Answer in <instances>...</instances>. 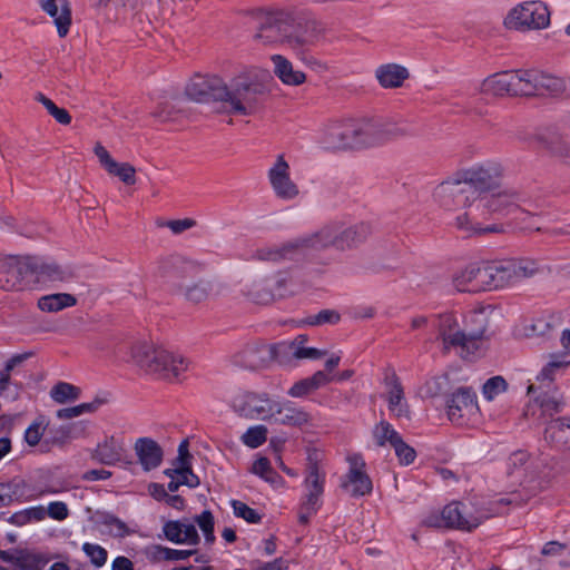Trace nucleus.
Segmentation results:
<instances>
[{
  "instance_id": "nucleus-28",
  "label": "nucleus",
  "mask_w": 570,
  "mask_h": 570,
  "mask_svg": "<svg viewBox=\"0 0 570 570\" xmlns=\"http://www.w3.org/2000/svg\"><path fill=\"white\" fill-rule=\"evenodd\" d=\"M479 91L491 97H514L513 70L495 72L484 78L480 82Z\"/></svg>"
},
{
  "instance_id": "nucleus-10",
  "label": "nucleus",
  "mask_w": 570,
  "mask_h": 570,
  "mask_svg": "<svg viewBox=\"0 0 570 570\" xmlns=\"http://www.w3.org/2000/svg\"><path fill=\"white\" fill-rule=\"evenodd\" d=\"M493 509L478 507L473 502H451L441 511L429 513L422 521V524L434 529H458L471 531L478 528L484 520L491 518Z\"/></svg>"
},
{
  "instance_id": "nucleus-18",
  "label": "nucleus",
  "mask_w": 570,
  "mask_h": 570,
  "mask_svg": "<svg viewBox=\"0 0 570 570\" xmlns=\"http://www.w3.org/2000/svg\"><path fill=\"white\" fill-rule=\"evenodd\" d=\"M267 178L274 195L281 200H294L299 194L298 184L292 178L291 166L284 155H277L267 171Z\"/></svg>"
},
{
  "instance_id": "nucleus-4",
  "label": "nucleus",
  "mask_w": 570,
  "mask_h": 570,
  "mask_svg": "<svg viewBox=\"0 0 570 570\" xmlns=\"http://www.w3.org/2000/svg\"><path fill=\"white\" fill-rule=\"evenodd\" d=\"M522 199V194L514 187L503 186L497 190H490L478 200L479 205H472L464 213L456 216L454 225L466 237H479L488 234H499L504 230L502 224H484L480 222L484 209L491 214H508L517 208Z\"/></svg>"
},
{
  "instance_id": "nucleus-47",
  "label": "nucleus",
  "mask_w": 570,
  "mask_h": 570,
  "mask_svg": "<svg viewBox=\"0 0 570 570\" xmlns=\"http://www.w3.org/2000/svg\"><path fill=\"white\" fill-rule=\"evenodd\" d=\"M508 390V382L504 377L497 375L485 381L482 386V395L489 402L493 401L499 395Z\"/></svg>"
},
{
  "instance_id": "nucleus-46",
  "label": "nucleus",
  "mask_w": 570,
  "mask_h": 570,
  "mask_svg": "<svg viewBox=\"0 0 570 570\" xmlns=\"http://www.w3.org/2000/svg\"><path fill=\"white\" fill-rule=\"evenodd\" d=\"M36 100L40 102L47 111L55 118V120L61 125H69L71 122V116L65 108L58 107L51 99L46 97L43 94H38Z\"/></svg>"
},
{
  "instance_id": "nucleus-52",
  "label": "nucleus",
  "mask_w": 570,
  "mask_h": 570,
  "mask_svg": "<svg viewBox=\"0 0 570 570\" xmlns=\"http://www.w3.org/2000/svg\"><path fill=\"white\" fill-rule=\"evenodd\" d=\"M195 522L198 524L200 530L204 533L205 540L207 543H213L215 541L214 534V517L209 511H203L199 515L195 518Z\"/></svg>"
},
{
  "instance_id": "nucleus-9",
  "label": "nucleus",
  "mask_w": 570,
  "mask_h": 570,
  "mask_svg": "<svg viewBox=\"0 0 570 570\" xmlns=\"http://www.w3.org/2000/svg\"><path fill=\"white\" fill-rule=\"evenodd\" d=\"M322 144L328 150L371 148L370 117L330 120L322 130Z\"/></svg>"
},
{
  "instance_id": "nucleus-25",
  "label": "nucleus",
  "mask_w": 570,
  "mask_h": 570,
  "mask_svg": "<svg viewBox=\"0 0 570 570\" xmlns=\"http://www.w3.org/2000/svg\"><path fill=\"white\" fill-rule=\"evenodd\" d=\"M385 395L389 410L399 419H410L411 411L406 402L404 389L400 377L394 371H390L384 377Z\"/></svg>"
},
{
  "instance_id": "nucleus-14",
  "label": "nucleus",
  "mask_w": 570,
  "mask_h": 570,
  "mask_svg": "<svg viewBox=\"0 0 570 570\" xmlns=\"http://www.w3.org/2000/svg\"><path fill=\"white\" fill-rule=\"evenodd\" d=\"M0 289L12 293L33 289L31 256L9 255L0 258Z\"/></svg>"
},
{
  "instance_id": "nucleus-37",
  "label": "nucleus",
  "mask_w": 570,
  "mask_h": 570,
  "mask_svg": "<svg viewBox=\"0 0 570 570\" xmlns=\"http://www.w3.org/2000/svg\"><path fill=\"white\" fill-rule=\"evenodd\" d=\"M409 76V70L396 63L382 65L375 71L377 81L384 88H399Z\"/></svg>"
},
{
  "instance_id": "nucleus-51",
  "label": "nucleus",
  "mask_w": 570,
  "mask_h": 570,
  "mask_svg": "<svg viewBox=\"0 0 570 570\" xmlns=\"http://www.w3.org/2000/svg\"><path fill=\"white\" fill-rule=\"evenodd\" d=\"M155 556L164 560H185L196 553V550H177L163 546H154Z\"/></svg>"
},
{
  "instance_id": "nucleus-56",
  "label": "nucleus",
  "mask_w": 570,
  "mask_h": 570,
  "mask_svg": "<svg viewBox=\"0 0 570 570\" xmlns=\"http://www.w3.org/2000/svg\"><path fill=\"white\" fill-rule=\"evenodd\" d=\"M232 507L236 517L242 518L249 523H258L261 521V515L244 502L233 500Z\"/></svg>"
},
{
  "instance_id": "nucleus-40",
  "label": "nucleus",
  "mask_w": 570,
  "mask_h": 570,
  "mask_svg": "<svg viewBox=\"0 0 570 570\" xmlns=\"http://www.w3.org/2000/svg\"><path fill=\"white\" fill-rule=\"evenodd\" d=\"M165 474L170 478L168 490L176 492L180 485L196 488L199 484V479L195 475L190 466H177L175 469H167Z\"/></svg>"
},
{
  "instance_id": "nucleus-53",
  "label": "nucleus",
  "mask_w": 570,
  "mask_h": 570,
  "mask_svg": "<svg viewBox=\"0 0 570 570\" xmlns=\"http://www.w3.org/2000/svg\"><path fill=\"white\" fill-rule=\"evenodd\" d=\"M82 550L94 566L100 568L106 563L107 551L101 546L86 542L82 546Z\"/></svg>"
},
{
  "instance_id": "nucleus-5",
  "label": "nucleus",
  "mask_w": 570,
  "mask_h": 570,
  "mask_svg": "<svg viewBox=\"0 0 570 570\" xmlns=\"http://www.w3.org/2000/svg\"><path fill=\"white\" fill-rule=\"evenodd\" d=\"M129 362L145 374L169 382L177 381L190 365L183 354L150 340H137L129 345Z\"/></svg>"
},
{
  "instance_id": "nucleus-17",
  "label": "nucleus",
  "mask_w": 570,
  "mask_h": 570,
  "mask_svg": "<svg viewBox=\"0 0 570 570\" xmlns=\"http://www.w3.org/2000/svg\"><path fill=\"white\" fill-rule=\"evenodd\" d=\"M305 487L307 493L304 500V509L316 512L320 499L324 492L325 472L322 470L323 454L317 450H308L306 459Z\"/></svg>"
},
{
  "instance_id": "nucleus-58",
  "label": "nucleus",
  "mask_w": 570,
  "mask_h": 570,
  "mask_svg": "<svg viewBox=\"0 0 570 570\" xmlns=\"http://www.w3.org/2000/svg\"><path fill=\"white\" fill-rule=\"evenodd\" d=\"M45 421L43 419L41 420H38V421H35L27 430H26V433H24V440L26 442L31 445V446H35L39 443L42 434H43V430H45Z\"/></svg>"
},
{
  "instance_id": "nucleus-31",
  "label": "nucleus",
  "mask_w": 570,
  "mask_h": 570,
  "mask_svg": "<svg viewBox=\"0 0 570 570\" xmlns=\"http://www.w3.org/2000/svg\"><path fill=\"white\" fill-rule=\"evenodd\" d=\"M539 97L563 100L570 99V78L542 70Z\"/></svg>"
},
{
  "instance_id": "nucleus-38",
  "label": "nucleus",
  "mask_w": 570,
  "mask_h": 570,
  "mask_svg": "<svg viewBox=\"0 0 570 570\" xmlns=\"http://www.w3.org/2000/svg\"><path fill=\"white\" fill-rule=\"evenodd\" d=\"M77 304V298L69 293H56L41 296L38 299L37 306L41 312L58 313L67 307H72Z\"/></svg>"
},
{
  "instance_id": "nucleus-43",
  "label": "nucleus",
  "mask_w": 570,
  "mask_h": 570,
  "mask_svg": "<svg viewBox=\"0 0 570 570\" xmlns=\"http://www.w3.org/2000/svg\"><path fill=\"white\" fill-rule=\"evenodd\" d=\"M50 396L59 404L72 402L79 399L80 389L67 382H59L50 390Z\"/></svg>"
},
{
  "instance_id": "nucleus-6",
  "label": "nucleus",
  "mask_w": 570,
  "mask_h": 570,
  "mask_svg": "<svg viewBox=\"0 0 570 570\" xmlns=\"http://www.w3.org/2000/svg\"><path fill=\"white\" fill-rule=\"evenodd\" d=\"M240 294L249 303L268 306L278 299L293 295L292 276L286 271L267 273L250 267L240 281Z\"/></svg>"
},
{
  "instance_id": "nucleus-63",
  "label": "nucleus",
  "mask_w": 570,
  "mask_h": 570,
  "mask_svg": "<svg viewBox=\"0 0 570 570\" xmlns=\"http://www.w3.org/2000/svg\"><path fill=\"white\" fill-rule=\"evenodd\" d=\"M31 356L30 353H23V354H16L11 356L4 364L3 371H7V373L11 374L12 371H14L16 367L21 365L24 361H27Z\"/></svg>"
},
{
  "instance_id": "nucleus-7",
  "label": "nucleus",
  "mask_w": 570,
  "mask_h": 570,
  "mask_svg": "<svg viewBox=\"0 0 570 570\" xmlns=\"http://www.w3.org/2000/svg\"><path fill=\"white\" fill-rule=\"evenodd\" d=\"M436 341L440 342L443 354L456 352L466 358L478 353L483 346L485 326L469 331L461 325L460 316L455 313L440 314L435 324Z\"/></svg>"
},
{
  "instance_id": "nucleus-60",
  "label": "nucleus",
  "mask_w": 570,
  "mask_h": 570,
  "mask_svg": "<svg viewBox=\"0 0 570 570\" xmlns=\"http://www.w3.org/2000/svg\"><path fill=\"white\" fill-rule=\"evenodd\" d=\"M196 222L191 218L169 220L165 224L174 234H181L187 229L193 228Z\"/></svg>"
},
{
  "instance_id": "nucleus-30",
  "label": "nucleus",
  "mask_w": 570,
  "mask_h": 570,
  "mask_svg": "<svg viewBox=\"0 0 570 570\" xmlns=\"http://www.w3.org/2000/svg\"><path fill=\"white\" fill-rule=\"evenodd\" d=\"M135 454L142 470L148 472L157 469L164 456L161 446L150 438H140L134 445Z\"/></svg>"
},
{
  "instance_id": "nucleus-34",
  "label": "nucleus",
  "mask_w": 570,
  "mask_h": 570,
  "mask_svg": "<svg viewBox=\"0 0 570 570\" xmlns=\"http://www.w3.org/2000/svg\"><path fill=\"white\" fill-rule=\"evenodd\" d=\"M544 440L557 449L570 451V416L551 421L544 430Z\"/></svg>"
},
{
  "instance_id": "nucleus-55",
  "label": "nucleus",
  "mask_w": 570,
  "mask_h": 570,
  "mask_svg": "<svg viewBox=\"0 0 570 570\" xmlns=\"http://www.w3.org/2000/svg\"><path fill=\"white\" fill-rule=\"evenodd\" d=\"M393 449L401 464L409 465L414 462L416 452L412 446L406 444L402 438L394 444Z\"/></svg>"
},
{
  "instance_id": "nucleus-61",
  "label": "nucleus",
  "mask_w": 570,
  "mask_h": 570,
  "mask_svg": "<svg viewBox=\"0 0 570 570\" xmlns=\"http://www.w3.org/2000/svg\"><path fill=\"white\" fill-rule=\"evenodd\" d=\"M14 494L12 484L0 483V508L9 505L13 501Z\"/></svg>"
},
{
  "instance_id": "nucleus-1",
  "label": "nucleus",
  "mask_w": 570,
  "mask_h": 570,
  "mask_svg": "<svg viewBox=\"0 0 570 570\" xmlns=\"http://www.w3.org/2000/svg\"><path fill=\"white\" fill-rule=\"evenodd\" d=\"M372 235L373 226L368 222L351 225L333 223L279 245L261 246L250 253L248 262L281 263L295 259L307 249L334 248L341 253L350 252L361 247Z\"/></svg>"
},
{
  "instance_id": "nucleus-29",
  "label": "nucleus",
  "mask_w": 570,
  "mask_h": 570,
  "mask_svg": "<svg viewBox=\"0 0 570 570\" xmlns=\"http://www.w3.org/2000/svg\"><path fill=\"white\" fill-rule=\"evenodd\" d=\"M535 141L549 156L558 159L562 164L570 165V141L562 135L547 131L537 135Z\"/></svg>"
},
{
  "instance_id": "nucleus-35",
  "label": "nucleus",
  "mask_w": 570,
  "mask_h": 570,
  "mask_svg": "<svg viewBox=\"0 0 570 570\" xmlns=\"http://www.w3.org/2000/svg\"><path fill=\"white\" fill-rule=\"evenodd\" d=\"M275 76L287 86H299L305 82L306 75L295 69L293 63L282 55L271 57Z\"/></svg>"
},
{
  "instance_id": "nucleus-11",
  "label": "nucleus",
  "mask_w": 570,
  "mask_h": 570,
  "mask_svg": "<svg viewBox=\"0 0 570 570\" xmlns=\"http://www.w3.org/2000/svg\"><path fill=\"white\" fill-rule=\"evenodd\" d=\"M487 292L502 289L539 271L538 264L529 258L484 262Z\"/></svg>"
},
{
  "instance_id": "nucleus-48",
  "label": "nucleus",
  "mask_w": 570,
  "mask_h": 570,
  "mask_svg": "<svg viewBox=\"0 0 570 570\" xmlns=\"http://www.w3.org/2000/svg\"><path fill=\"white\" fill-rule=\"evenodd\" d=\"M46 563L47 560L42 556L26 551H19L16 561L19 570H42Z\"/></svg>"
},
{
  "instance_id": "nucleus-13",
  "label": "nucleus",
  "mask_w": 570,
  "mask_h": 570,
  "mask_svg": "<svg viewBox=\"0 0 570 570\" xmlns=\"http://www.w3.org/2000/svg\"><path fill=\"white\" fill-rule=\"evenodd\" d=\"M228 404L233 412L246 420L272 421L278 410V400L266 392L239 390L235 392Z\"/></svg>"
},
{
  "instance_id": "nucleus-27",
  "label": "nucleus",
  "mask_w": 570,
  "mask_h": 570,
  "mask_svg": "<svg viewBox=\"0 0 570 570\" xmlns=\"http://www.w3.org/2000/svg\"><path fill=\"white\" fill-rule=\"evenodd\" d=\"M126 453L124 441L114 435L105 436L97 446L90 451L94 461L106 465H115L122 460Z\"/></svg>"
},
{
  "instance_id": "nucleus-36",
  "label": "nucleus",
  "mask_w": 570,
  "mask_h": 570,
  "mask_svg": "<svg viewBox=\"0 0 570 570\" xmlns=\"http://www.w3.org/2000/svg\"><path fill=\"white\" fill-rule=\"evenodd\" d=\"M332 381L333 377L330 374L324 371H317L312 376L295 382L287 391V395L293 399L306 397Z\"/></svg>"
},
{
  "instance_id": "nucleus-8",
  "label": "nucleus",
  "mask_w": 570,
  "mask_h": 570,
  "mask_svg": "<svg viewBox=\"0 0 570 570\" xmlns=\"http://www.w3.org/2000/svg\"><path fill=\"white\" fill-rule=\"evenodd\" d=\"M255 39L265 46H287L297 50L312 43L306 29L295 23L284 11L267 12L263 16Z\"/></svg>"
},
{
  "instance_id": "nucleus-42",
  "label": "nucleus",
  "mask_w": 570,
  "mask_h": 570,
  "mask_svg": "<svg viewBox=\"0 0 570 570\" xmlns=\"http://www.w3.org/2000/svg\"><path fill=\"white\" fill-rule=\"evenodd\" d=\"M373 436L377 445L390 444L392 448L402 438L399 432L386 421L377 423L373 430Z\"/></svg>"
},
{
  "instance_id": "nucleus-39",
  "label": "nucleus",
  "mask_w": 570,
  "mask_h": 570,
  "mask_svg": "<svg viewBox=\"0 0 570 570\" xmlns=\"http://www.w3.org/2000/svg\"><path fill=\"white\" fill-rule=\"evenodd\" d=\"M41 7L55 19L59 36L65 37L71 23V13L68 4H63L59 9L56 4V0H42Z\"/></svg>"
},
{
  "instance_id": "nucleus-24",
  "label": "nucleus",
  "mask_w": 570,
  "mask_h": 570,
  "mask_svg": "<svg viewBox=\"0 0 570 570\" xmlns=\"http://www.w3.org/2000/svg\"><path fill=\"white\" fill-rule=\"evenodd\" d=\"M33 288L39 284L65 283L72 278V273L56 262L31 256Z\"/></svg>"
},
{
  "instance_id": "nucleus-41",
  "label": "nucleus",
  "mask_w": 570,
  "mask_h": 570,
  "mask_svg": "<svg viewBox=\"0 0 570 570\" xmlns=\"http://www.w3.org/2000/svg\"><path fill=\"white\" fill-rule=\"evenodd\" d=\"M180 291L189 302L200 303L214 295V284L207 279L189 281Z\"/></svg>"
},
{
  "instance_id": "nucleus-20",
  "label": "nucleus",
  "mask_w": 570,
  "mask_h": 570,
  "mask_svg": "<svg viewBox=\"0 0 570 570\" xmlns=\"http://www.w3.org/2000/svg\"><path fill=\"white\" fill-rule=\"evenodd\" d=\"M476 394L471 387H460L448 403L449 420L458 425L472 423L479 415Z\"/></svg>"
},
{
  "instance_id": "nucleus-50",
  "label": "nucleus",
  "mask_w": 570,
  "mask_h": 570,
  "mask_svg": "<svg viewBox=\"0 0 570 570\" xmlns=\"http://www.w3.org/2000/svg\"><path fill=\"white\" fill-rule=\"evenodd\" d=\"M341 320L340 314L333 309H322L315 315H309L302 321L305 325L320 326L324 324H336Z\"/></svg>"
},
{
  "instance_id": "nucleus-3",
  "label": "nucleus",
  "mask_w": 570,
  "mask_h": 570,
  "mask_svg": "<svg viewBox=\"0 0 570 570\" xmlns=\"http://www.w3.org/2000/svg\"><path fill=\"white\" fill-rule=\"evenodd\" d=\"M186 94L198 102L222 101L227 112L247 116L256 109L259 87L246 73L234 77L228 83L217 76L197 75L188 82Z\"/></svg>"
},
{
  "instance_id": "nucleus-23",
  "label": "nucleus",
  "mask_w": 570,
  "mask_h": 570,
  "mask_svg": "<svg viewBox=\"0 0 570 570\" xmlns=\"http://www.w3.org/2000/svg\"><path fill=\"white\" fill-rule=\"evenodd\" d=\"M371 147L387 141L405 139L412 136L411 129L403 122L370 117Z\"/></svg>"
},
{
  "instance_id": "nucleus-16",
  "label": "nucleus",
  "mask_w": 570,
  "mask_h": 570,
  "mask_svg": "<svg viewBox=\"0 0 570 570\" xmlns=\"http://www.w3.org/2000/svg\"><path fill=\"white\" fill-rule=\"evenodd\" d=\"M306 335H298L292 342L272 344L264 347L269 360L277 361L279 364H289L293 360H318L326 355L325 351L305 346Z\"/></svg>"
},
{
  "instance_id": "nucleus-62",
  "label": "nucleus",
  "mask_w": 570,
  "mask_h": 570,
  "mask_svg": "<svg viewBox=\"0 0 570 570\" xmlns=\"http://www.w3.org/2000/svg\"><path fill=\"white\" fill-rule=\"evenodd\" d=\"M112 475V473L105 469H92L89 471H86L82 474V480L85 481H99V480H107Z\"/></svg>"
},
{
  "instance_id": "nucleus-21",
  "label": "nucleus",
  "mask_w": 570,
  "mask_h": 570,
  "mask_svg": "<svg viewBox=\"0 0 570 570\" xmlns=\"http://www.w3.org/2000/svg\"><path fill=\"white\" fill-rule=\"evenodd\" d=\"M99 165L111 177L118 178L126 186H134L137 183V169L128 161H117L101 142L94 146Z\"/></svg>"
},
{
  "instance_id": "nucleus-26",
  "label": "nucleus",
  "mask_w": 570,
  "mask_h": 570,
  "mask_svg": "<svg viewBox=\"0 0 570 570\" xmlns=\"http://www.w3.org/2000/svg\"><path fill=\"white\" fill-rule=\"evenodd\" d=\"M163 533L168 541L176 544L195 546L200 540L195 524L188 519L166 521Z\"/></svg>"
},
{
  "instance_id": "nucleus-44",
  "label": "nucleus",
  "mask_w": 570,
  "mask_h": 570,
  "mask_svg": "<svg viewBox=\"0 0 570 570\" xmlns=\"http://www.w3.org/2000/svg\"><path fill=\"white\" fill-rule=\"evenodd\" d=\"M569 365L570 361H566L558 355H551L550 361L537 376V381L540 382L539 387L543 386L546 382H552L556 373L560 372L561 370L566 368Z\"/></svg>"
},
{
  "instance_id": "nucleus-54",
  "label": "nucleus",
  "mask_w": 570,
  "mask_h": 570,
  "mask_svg": "<svg viewBox=\"0 0 570 570\" xmlns=\"http://www.w3.org/2000/svg\"><path fill=\"white\" fill-rule=\"evenodd\" d=\"M104 524L109 528V532L114 537L124 538L134 533V530H131L124 521L114 515H107L105 518Z\"/></svg>"
},
{
  "instance_id": "nucleus-57",
  "label": "nucleus",
  "mask_w": 570,
  "mask_h": 570,
  "mask_svg": "<svg viewBox=\"0 0 570 570\" xmlns=\"http://www.w3.org/2000/svg\"><path fill=\"white\" fill-rule=\"evenodd\" d=\"M252 472L268 482H274L276 473L273 471L267 458H258L252 466Z\"/></svg>"
},
{
  "instance_id": "nucleus-19",
  "label": "nucleus",
  "mask_w": 570,
  "mask_h": 570,
  "mask_svg": "<svg viewBox=\"0 0 570 570\" xmlns=\"http://www.w3.org/2000/svg\"><path fill=\"white\" fill-rule=\"evenodd\" d=\"M196 272L197 266L193 262L180 256H169L157 263L155 275L180 291L187 282L193 281Z\"/></svg>"
},
{
  "instance_id": "nucleus-33",
  "label": "nucleus",
  "mask_w": 570,
  "mask_h": 570,
  "mask_svg": "<svg viewBox=\"0 0 570 570\" xmlns=\"http://www.w3.org/2000/svg\"><path fill=\"white\" fill-rule=\"evenodd\" d=\"M542 70H513L514 97H539Z\"/></svg>"
},
{
  "instance_id": "nucleus-15",
  "label": "nucleus",
  "mask_w": 570,
  "mask_h": 570,
  "mask_svg": "<svg viewBox=\"0 0 570 570\" xmlns=\"http://www.w3.org/2000/svg\"><path fill=\"white\" fill-rule=\"evenodd\" d=\"M346 462L348 468L341 480V488L352 498L370 495L373 482L364 458L360 453H350Z\"/></svg>"
},
{
  "instance_id": "nucleus-45",
  "label": "nucleus",
  "mask_w": 570,
  "mask_h": 570,
  "mask_svg": "<svg viewBox=\"0 0 570 570\" xmlns=\"http://www.w3.org/2000/svg\"><path fill=\"white\" fill-rule=\"evenodd\" d=\"M267 434V428L263 424H258L248 428L240 436V440L246 446L256 449L266 442Z\"/></svg>"
},
{
  "instance_id": "nucleus-32",
  "label": "nucleus",
  "mask_w": 570,
  "mask_h": 570,
  "mask_svg": "<svg viewBox=\"0 0 570 570\" xmlns=\"http://www.w3.org/2000/svg\"><path fill=\"white\" fill-rule=\"evenodd\" d=\"M278 410L272 421L289 428L302 429L312 424V415L303 407L295 406L291 402L278 401Z\"/></svg>"
},
{
  "instance_id": "nucleus-12",
  "label": "nucleus",
  "mask_w": 570,
  "mask_h": 570,
  "mask_svg": "<svg viewBox=\"0 0 570 570\" xmlns=\"http://www.w3.org/2000/svg\"><path fill=\"white\" fill-rule=\"evenodd\" d=\"M550 23V9L541 0L522 1L512 7L503 18L504 28L518 32L544 30Z\"/></svg>"
},
{
  "instance_id": "nucleus-22",
  "label": "nucleus",
  "mask_w": 570,
  "mask_h": 570,
  "mask_svg": "<svg viewBox=\"0 0 570 570\" xmlns=\"http://www.w3.org/2000/svg\"><path fill=\"white\" fill-rule=\"evenodd\" d=\"M453 287L461 293L479 294L487 292L485 267L483 263H471L452 275Z\"/></svg>"
},
{
  "instance_id": "nucleus-59",
  "label": "nucleus",
  "mask_w": 570,
  "mask_h": 570,
  "mask_svg": "<svg viewBox=\"0 0 570 570\" xmlns=\"http://www.w3.org/2000/svg\"><path fill=\"white\" fill-rule=\"evenodd\" d=\"M47 515H49L51 519L62 521L68 518L69 510L65 502L61 501H55L49 503L48 508L46 509Z\"/></svg>"
},
{
  "instance_id": "nucleus-49",
  "label": "nucleus",
  "mask_w": 570,
  "mask_h": 570,
  "mask_svg": "<svg viewBox=\"0 0 570 570\" xmlns=\"http://www.w3.org/2000/svg\"><path fill=\"white\" fill-rule=\"evenodd\" d=\"M535 402L541 407L542 412L548 415H553L558 413L562 407V397L557 393H542L537 399Z\"/></svg>"
},
{
  "instance_id": "nucleus-64",
  "label": "nucleus",
  "mask_w": 570,
  "mask_h": 570,
  "mask_svg": "<svg viewBox=\"0 0 570 570\" xmlns=\"http://www.w3.org/2000/svg\"><path fill=\"white\" fill-rule=\"evenodd\" d=\"M566 549V544L559 541L547 542L541 550L542 556H560Z\"/></svg>"
},
{
  "instance_id": "nucleus-2",
  "label": "nucleus",
  "mask_w": 570,
  "mask_h": 570,
  "mask_svg": "<svg viewBox=\"0 0 570 570\" xmlns=\"http://www.w3.org/2000/svg\"><path fill=\"white\" fill-rule=\"evenodd\" d=\"M505 169L497 159H485L461 168L440 183L433 190V199L440 207L453 210L469 209L490 190H497Z\"/></svg>"
}]
</instances>
